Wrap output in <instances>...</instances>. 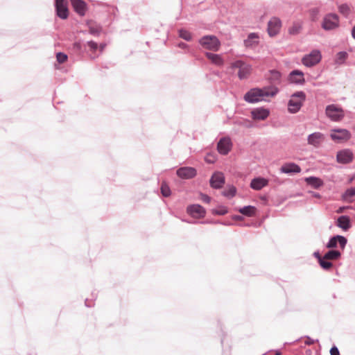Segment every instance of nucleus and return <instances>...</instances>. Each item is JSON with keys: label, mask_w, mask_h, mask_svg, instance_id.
I'll use <instances>...</instances> for the list:
<instances>
[{"label": "nucleus", "mask_w": 355, "mask_h": 355, "mask_svg": "<svg viewBox=\"0 0 355 355\" xmlns=\"http://www.w3.org/2000/svg\"><path fill=\"white\" fill-rule=\"evenodd\" d=\"M279 92L276 87L252 88L245 95L244 100L250 103H255L259 101H266L268 97H273Z\"/></svg>", "instance_id": "obj_1"}, {"label": "nucleus", "mask_w": 355, "mask_h": 355, "mask_svg": "<svg viewBox=\"0 0 355 355\" xmlns=\"http://www.w3.org/2000/svg\"><path fill=\"white\" fill-rule=\"evenodd\" d=\"M305 99L306 94L302 91L293 94L288 103V109L289 112L292 114L297 113L302 107Z\"/></svg>", "instance_id": "obj_2"}, {"label": "nucleus", "mask_w": 355, "mask_h": 355, "mask_svg": "<svg viewBox=\"0 0 355 355\" xmlns=\"http://www.w3.org/2000/svg\"><path fill=\"white\" fill-rule=\"evenodd\" d=\"M199 43L202 48L213 51H218L220 46L219 40L214 35H205L200 38Z\"/></svg>", "instance_id": "obj_3"}, {"label": "nucleus", "mask_w": 355, "mask_h": 355, "mask_svg": "<svg viewBox=\"0 0 355 355\" xmlns=\"http://www.w3.org/2000/svg\"><path fill=\"white\" fill-rule=\"evenodd\" d=\"M339 17L335 13H328L324 15L321 24L322 28L325 31H332L339 26Z\"/></svg>", "instance_id": "obj_4"}, {"label": "nucleus", "mask_w": 355, "mask_h": 355, "mask_svg": "<svg viewBox=\"0 0 355 355\" xmlns=\"http://www.w3.org/2000/svg\"><path fill=\"white\" fill-rule=\"evenodd\" d=\"M322 59V55L319 50H313L309 54L305 55L302 59V64L307 67H311L317 64Z\"/></svg>", "instance_id": "obj_5"}, {"label": "nucleus", "mask_w": 355, "mask_h": 355, "mask_svg": "<svg viewBox=\"0 0 355 355\" xmlns=\"http://www.w3.org/2000/svg\"><path fill=\"white\" fill-rule=\"evenodd\" d=\"M232 69H238L239 78L242 80L248 77L250 73L251 67L241 60H236L231 65Z\"/></svg>", "instance_id": "obj_6"}, {"label": "nucleus", "mask_w": 355, "mask_h": 355, "mask_svg": "<svg viewBox=\"0 0 355 355\" xmlns=\"http://www.w3.org/2000/svg\"><path fill=\"white\" fill-rule=\"evenodd\" d=\"M325 112L331 121L336 122L340 121L344 116L343 110L333 104L327 106Z\"/></svg>", "instance_id": "obj_7"}, {"label": "nucleus", "mask_w": 355, "mask_h": 355, "mask_svg": "<svg viewBox=\"0 0 355 355\" xmlns=\"http://www.w3.org/2000/svg\"><path fill=\"white\" fill-rule=\"evenodd\" d=\"M282 21L279 17H273L268 22V33L270 37L277 35L281 29Z\"/></svg>", "instance_id": "obj_8"}, {"label": "nucleus", "mask_w": 355, "mask_h": 355, "mask_svg": "<svg viewBox=\"0 0 355 355\" xmlns=\"http://www.w3.org/2000/svg\"><path fill=\"white\" fill-rule=\"evenodd\" d=\"M347 243V239L341 235H336L331 237L327 242L326 247L329 249L335 248L337 247L338 243L340 245V248L343 250L345 249Z\"/></svg>", "instance_id": "obj_9"}, {"label": "nucleus", "mask_w": 355, "mask_h": 355, "mask_svg": "<svg viewBox=\"0 0 355 355\" xmlns=\"http://www.w3.org/2000/svg\"><path fill=\"white\" fill-rule=\"evenodd\" d=\"M55 7L56 15L62 19H65L68 17L69 11L65 0H55Z\"/></svg>", "instance_id": "obj_10"}, {"label": "nucleus", "mask_w": 355, "mask_h": 355, "mask_svg": "<svg viewBox=\"0 0 355 355\" xmlns=\"http://www.w3.org/2000/svg\"><path fill=\"white\" fill-rule=\"evenodd\" d=\"M330 137L334 141H347L350 139L351 134L349 131L346 129H334L332 130Z\"/></svg>", "instance_id": "obj_11"}, {"label": "nucleus", "mask_w": 355, "mask_h": 355, "mask_svg": "<svg viewBox=\"0 0 355 355\" xmlns=\"http://www.w3.org/2000/svg\"><path fill=\"white\" fill-rule=\"evenodd\" d=\"M251 116L256 121H263L270 115V110L263 107H257L251 111Z\"/></svg>", "instance_id": "obj_12"}, {"label": "nucleus", "mask_w": 355, "mask_h": 355, "mask_svg": "<svg viewBox=\"0 0 355 355\" xmlns=\"http://www.w3.org/2000/svg\"><path fill=\"white\" fill-rule=\"evenodd\" d=\"M210 186L216 189L223 187L225 184V176L221 172H215L209 180Z\"/></svg>", "instance_id": "obj_13"}, {"label": "nucleus", "mask_w": 355, "mask_h": 355, "mask_svg": "<svg viewBox=\"0 0 355 355\" xmlns=\"http://www.w3.org/2000/svg\"><path fill=\"white\" fill-rule=\"evenodd\" d=\"M176 174L182 179H191L196 175L197 171L193 167L184 166L178 168Z\"/></svg>", "instance_id": "obj_14"}, {"label": "nucleus", "mask_w": 355, "mask_h": 355, "mask_svg": "<svg viewBox=\"0 0 355 355\" xmlns=\"http://www.w3.org/2000/svg\"><path fill=\"white\" fill-rule=\"evenodd\" d=\"M187 213L193 218H200L205 216V209L198 204L189 205L187 207Z\"/></svg>", "instance_id": "obj_15"}, {"label": "nucleus", "mask_w": 355, "mask_h": 355, "mask_svg": "<svg viewBox=\"0 0 355 355\" xmlns=\"http://www.w3.org/2000/svg\"><path fill=\"white\" fill-rule=\"evenodd\" d=\"M353 159V153L349 149H344L337 153L336 160L341 164L350 163Z\"/></svg>", "instance_id": "obj_16"}, {"label": "nucleus", "mask_w": 355, "mask_h": 355, "mask_svg": "<svg viewBox=\"0 0 355 355\" xmlns=\"http://www.w3.org/2000/svg\"><path fill=\"white\" fill-rule=\"evenodd\" d=\"M232 142L229 137H223L218 142L217 149L220 154L227 155L231 150Z\"/></svg>", "instance_id": "obj_17"}, {"label": "nucleus", "mask_w": 355, "mask_h": 355, "mask_svg": "<svg viewBox=\"0 0 355 355\" xmlns=\"http://www.w3.org/2000/svg\"><path fill=\"white\" fill-rule=\"evenodd\" d=\"M74 11L80 16H84L87 10V3L83 0H70Z\"/></svg>", "instance_id": "obj_18"}, {"label": "nucleus", "mask_w": 355, "mask_h": 355, "mask_svg": "<svg viewBox=\"0 0 355 355\" xmlns=\"http://www.w3.org/2000/svg\"><path fill=\"white\" fill-rule=\"evenodd\" d=\"M289 81L296 85H303L305 83L304 73L297 69L292 71L289 73Z\"/></svg>", "instance_id": "obj_19"}, {"label": "nucleus", "mask_w": 355, "mask_h": 355, "mask_svg": "<svg viewBox=\"0 0 355 355\" xmlns=\"http://www.w3.org/2000/svg\"><path fill=\"white\" fill-rule=\"evenodd\" d=\"M280 172L286 174L299 173L301 172V168L295 163L288 162L282 166Z\"/></svg>", "instance_id": "obj_20"}, {"label": "nucleus", "mask_w": 355, "mask_h": 355, "mask_svg": "<svg viewBox=\"0 0 355 355\" xmlns=\"http://www.w3.org/2000/svg\"><path fill=\"white\" fill-rule=\"evenodd\" d=\"M268 184V180L264 178H255L250 182V187L256 191L261 190Z\"/></svg>", "instance_id": "obj_21"}, {"label": "nucleus", "mask_w": 355, "mask_h": 355, "mask_svg": "<svg viewBox=\"0 0 355 355\" xmlns=\"http://www.w3.org/2000/svg\"><path fill=\"white\" fill-rule=\"evenodd\" d=\"M323 139V134L319 132H313L308 136V144L313 146L318 147Z\"/></svg>", "instance_id": "obj_22"}, {"label": "nucleus", "mask_w": 355, "mask_h": 355, "mask_svg": "<svg viewBox=\"0 0 355 355\" xmlns=\"http://www.w3.org/2000/svg\"><path fill=\"white\" fill-rule=\"evenodd\" d=\"M336 225L345 231L350 228V219L347 216H341L338 218Z\"/></svg>", "instance_id": "obj_23"}, {"label": "nucleus", "mask_w": 355, "mask_h": 355, "mask_svg": "<svg viewBox=\"0 0 355 355\" xmlns=\"http://www.w3.org/2000/svg\"><path fill=\"white\" fill-rule=\"evenodd\" d=\"M303 22L301 20H297L293 22L291 27L288 28V32L291 35H298L302 30Z\"/></svg>", "instance_id": "obj_24"}, {"label": "nucleus", "mask_w": 355, "mask_h": 355, "mask_svg": "<svg viewBox=\"0 0 355 355\" xmlns=\"http://www.w3.org/2000/svg\"><path fill=\"white\" fill-rule=\"evenodd\" d=\"M259 35L255 33H251L248 35L247 39L244 40L245 47L251 48L259 43Z\"/></svg>", "instance_id": "obj_25"}, {"label": "nucleus", "mask_w": 355, "mask_h": 355, "mask_svg": "<svg viewBox=\"0 0 355 355\" xmlns=\"http://www.w3.org/2000/svg\"><path fill=\"white\" fill-rule=\"evenodd\" d=\"M305 182L314 189H319L323 184V181L317 177L311 176L305 178Z\"/></svg>", "instance_id": "obj_26"}, {"label": "nucleus", "mask_w": 355, "mask_h": 355, "mask_svg": "<svg viewBox=\"0 0 355 355\" xmlns=\"http://www.w3.org/2000/svg\"><path fill=\"white\" fill-rule=\"evenodd\" d=\"M206 57L211 61V62L217 66H222L224 64V60L222 57L218 54L207 52Z\"/></svg>", "instance_id": "obj_27"}, {"label": "nucleus", "mask_w": 355, "mask_h": 355, "mask_svg": "<svg viewBox=\"0 0 355 355\" xmlns=\"http://www.w3.org/2000/svg\"><path fill=\"white\" fill-rule=\"evenodd\" d=\"M341 257L340 251L336 250H330L324 255V258L327 260H337Z\"/></svg>", "instance_id": "obj_28"}, {"label": "nucleus", "mask_w": 355, "mask_h": 355, "mask_svg": "<svg viewBox=\"0 0 355 355\" xmlns=\"http://www.w3.org/2000/svg\"><path fill=\"white\" fill-rule=\"evenodd\" d=\"M256 208L254 206L248 205L239 209V212L247 216H252L254 215Z\"/></svg>", "instance_id": "obj_29"}, {"label": "nucleus", "mask_w": 355, "mask_h": 355, "mask_svg": "<svg viewBox=\"0 0 355 355\" xmlns=\"http://www.w3.org/2000/svg\"><path fill=\"white\" fill-rule=\"evenodd\" d=\"M338 9L339 12L343 15L345 18H347L351 12V8L350 6L347 3H343L340 5H338Z\"/></svg>", "instance_id": "obj_30"}, {"label": "nucleus", "mask_w": 355, "mask_h": 355, "mask_svg": "<svg viewBox=\"0 0 355 355\" xmlns=\"http://www.w3.org/2000/svg\"><path fill=\"white\" fill-rule=\"evenodd\" d=\"M347 58L348 53L346 51H340L336 55L335 63L338 65L343 64Z\"/></svg>", "instance_id": "obj_31"}, {"label": "nucleus", "mask_w": 355, "mask_h": 355, "mask_svg": "<svg viewBox=\"0 0 355 355\" xmlns=\"http://www.w3.org/2000/svg\"><path fill=\"white\" fill-rule=\"evenodd\" d=\"M236 189L234 186H229L227 189L223 191V195L228 198L234 197L236 194Z\"/></svg>", "instance_id": "obj_32"}, {"label": "nucleus", "mask_w": 355, "mask_h": 355, "mask_svg": "<svg viewBox=\"0 0 355 355\" xmlns=\"http://www.w3.org/2000/svg\"><path fill=\"white\" fill-rule=\"evenodd\" d=\"M179 37L186 41H191L192 39L191 34L190 32L185 29H180L179 31Z\"/></svg>", "instance_id": "obj_33"}, {"label": "nucleus", "mask_w": 355, "mask_h": 355, "mask_svg": "<svg viewBox=\"0 0 355 355\" xmlns=\"http://www.w3.org/2000/svg\"><path fill=\"white\" fill-rule=\"evenodd\" d=\"M320 266L324 269V270H329L333 264L331 261H329V260H327L326 259H324V257L320 260V261L318 262Z\"/></svg>", "instance_id": "obj_34"}, {"label": "nucleus", "mask_w": 355, "mask_h": 355, "mask_svg": "<svg viewBox=\"0 0 355 355\" xmlns=\"http://www.w3.org/2000/svg\"><path fill=\"white\" fill-rule=\"evenodd\" d=\"M161 193L163 196L168 197L171 195V189L166 184H162L161 186Z\"/></svg>", "instance_id": "obj_35"}, {"label": "nucleus", "mask_w": 355, "mask_h": 355, "mask_svg": "<svg viewBox=\"0 0 355 355\" xmlns=\"http://www.w3.org/2000/svg\"><path fill=\"white\" fill-rule=\"evenodd\" d=\"M68 57H67V55L64 53H62V52H58L57 54H56V59H57V61L59 62V63H64L65 61H67Z\"/></svg>", "instance_id": "obj_36"}, {"label": "nucleus", "mask_w": 355, "mask_h": 355, "mask_svg": "<svg viewBox=\"0 0 355 355\" xmlns=\"http://www.w3.org/2000/svg\"><path fill=\"white\" fill-rule=\"evenodd\" d=\"M355 196V187H351L349 189H347L345 194L343 195V198L345 199H347L348 198H351Z\"/></svg>", "instance_id": "obj_37"}, {"label": "nucleus", "mask_w": 355, "mask_h": 355, "mask_svg": "<svg viewBox=\"0 0 355 355\" xmlns=\"http://www.w3.org/2000/svg\"><path fill=\"white\" fill-rule=\"evenodd\" d=\"M227 209L225 207H220L216 209L213 210V214L219 215V216H223L227 213Z\"/></svg>", "instance_id": "obj_38"}, {"label": "nucleus", "mask_w": 355, "mask_h": 355, "mask_svg": "<svg viewBox=\"0 0 355 355\" xmlns=\"http://www.w3.org/2000/svg\"><path fill=\"white\" fill-rule=\"evenodd\" d=\"M101 29L99 27L89 26V33L94 36H98L101 33Z\"/></svg>", "instance_id": "obj_39"}, {"label": "nucleus", "mask_w": 355, "mask_h": 355, "mask_svg": "<svg viewBox=\"0 0 355 355\" xmlns=\"http://www.w3.org/2000/svg\"><path fill=\"white\" fill-rule=\"evenodd\" d=\"M87 46L89 48L90 51L93 52H95L98 48V44L94 41L87 42Z\"/></svg>", "instance_id": "obj_40"}, {"label": "nucleus", "mask_w": 355, "mask_h": 355, "mask_svg": "<svg viewBox=\"0 0 355 355\" xmlns=\"http://www.w3.org/2000/svg\"><path fill=\"white\" fill-rule=\"evenodd\" d=\"M331 355H340L338 348L336 346H333L330 349Z\"/></svg>", "instance_id": "obj_41"}, {"label": "nucleus", "mask_w": 355, "mask_h": 355, "mask_svg": "<svg viewBox=\"0 0 355 355\" xmlns=\"http://www.w3.org/2000/svg\"><path fill=\"white\" fill-rule=\"evenodd\" d=\"M239 124L241 125L247 127V128H251L252 126L251 122L249 120H243V121L240 122Z\"/></svg>", "instance_id": "obj_42"}, {"label": "nucleus", "mask_w": 355, "mask_h": 355, "mask_svg": "<svg viewBox=\"0 0 355 355\" xmlns=\"http://www.w3.org/2000/svg\"><path fill=\"white\" fill-rule=\"evenodd\" d=\"M201 200L205 203H209L211 198L206 194H201Z\"/></svg>", "instance_id": "obj_43"}, {"label": "nucleus", "mask_w": 355, "mask_h": 355, "mask_svg": "<svg viewBox=\"0 0 355 355\" xmlns=\"http://www.w3.org/2000/svg\"><path fill=\"white\" fill-rule=\"evenodd\" d=\"M315 340L311 339L310 337L307 336L306 340H305V344L307 345H311L314 344Z\"/></svg>", "instance_id": "obj_44"}, {"label": "nucleus", "mask_w": 355, "mask_h": 355, "mask_svg": "<svg viewBox=\"0 0 355 355\" xmlns=\"http://www.w3.org/2000/svg\"><path fill=\"white\" fill-rule=\"evenodd\" d=\"M313 256L315 258H316L318 259V262L320 261V260H321L323 258V257H321L319 251L314 252Z\"/></svg>", "instance_id": "obj_45"}, {"label": "nucleus", "mask_w": 355, "mask_h": 355, "mask_svg": "<svg viewBox=\"0 0 355 355\" xmlns=\"http://www.w3.org/2000/svg\"><path fill=\"white\" fill-rule=\"evenodd\" d=\"M312 16H316L319 13V9L317 8H313L310 10Z\"/></svg>", "instance_id": "obj_46"}, {"label": "nucleus", "mask_w": 355, "mask_h": 355, "mask_svg": "<svg viewBox=\"0 0 355 355\" xmlns=\"http://www.w3.org/2000/svg\"><path fill=\"white\" fill-rule=\"evenodd\" d=\"M178 46L181 49H186L188 47V45L184 42H180Z\"/></svg>", "instance_id": "obj_47"}, {"label": "nucleus", "mask_w": 355, "mask_h": 355, "mask_svg": "<svg viewBox=\"0 0 355 355\" xmlns=\"http://www.w3.org/2000/svg\"><path fill=\"white\" fill-rule=\"evenodd\" d=\"M352 37L355 40V26L352 28Z\"/></svg>", "instance_id": "obj_48"}, {"label": "nucleus", "mask_w": 355, "mask_h": 355, "mask_svg": "<svg viewBox=\"0 0 355 355\" xmlns=\"http://www.w3.org/2000/svg\"><path fill=\"white\" fill-rule=\"evenodd\" d=\"M105 46V44H101L99 46L100 51L102 52L104 50V48Z\"/></svg>", "instance_id": "obj_49"}, {"label": "nucleus", "mask_w": 355, "mask_h": 355, "mask_svg": "<svg viewBox=\"0 0 355 355\" xmlns=\"http://www.w3.org/2000/svg\"><path fill=\"white\" fill-rule=\"evenodd\" d=\"M205 161H206L207 163H214V160H213V159H209L208 157H205Z\"/></svg>", "instance_id": "obj_50"}, {"label": "nucleus", "mask_w": 355, "mask_h": 355, "mask_svg": "<svg viewBox=\"0 0 355 355\" xmlns=\"http://www.w3.org/2000/svg\"><path fill=\"white\" fill-rule=\"evenodd\" d=\"M241 218L242 217L239 215H236V216H233V219H234V220H240V219H241Z\"/></svg>", "instance_id": "obj_51"}, {"label": "nucleus", "mask_w": 355, "mask_h": 355, "mask_svg": "<svg viewBox=\"0 0 355 355\" xmlns=\"http://www.w3.org/2000/svg\"><path fill=\"white\" fill-rule=\"evenodd\" d=\"M344 209H345L344 207H340V208L338 209L337 212H338V213H342V212L343 211Z\"/></svg>", "instance_id": "obj_52"}, {"label": "nucleus", "mask_w": 355, "mask_h": 355, "mask_svg": "<svg viewBox=\"0 0 355 355\" xmlns=\"http://www.w3.org/2000/svg\"><path fill=\"white\" fill-rule=\"evenodd\" d=\"M272 73L275 74L277 77H279V73L277 72V71H272Z\"/></svg>", "instance_id": "obj_53"}, {"label": "nucleus", "mask_w": 355, "mask_h": 355, "mask_svg": "<svg viewBox=\"0 0 355 355\" xmlns=\"http://www.w3.org/2000/svg\"><path fill=\"white\" fill-rule=\"evenodd\" d=\"M281 354H282V353H281V352L279 350H277L275 352V355H281Z\"/></svg>", "instance_id": "obj_54"}, {"label": "nucleus", "mask_w": 355, "mask_h": 355, "mask_svg": "<svg viewBox=\"0 0 355 355\" xmlns=\"http://www.w3.org/2000/svg\"><path fill=\"white\" fill-rule=\"evenodd\" d=\"M87 302H88V300H85V305H86V306H91V304H89L87 303Z\"/></svg>", "instance_id": "obj_55"}, {"label": "nucleus", "mask_w": 355, "mask_h": 355, "mask_svg": "<svg viewBox=\"0 0 355 355\" xmlns=\"http://www.w3.org/2000/svg\"><path fill=\"white\" fill-rule=\"evenodd\" d=\"M223 224L225 225H230V223H223Z\"/></svg>", "instance_id": "obj_56"}]
</instances>
